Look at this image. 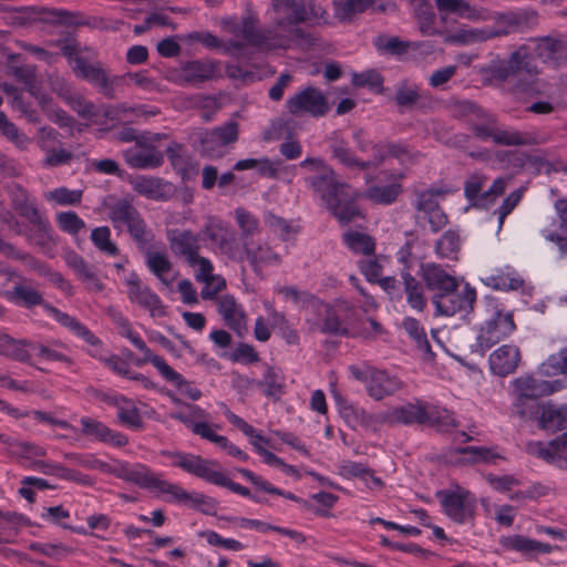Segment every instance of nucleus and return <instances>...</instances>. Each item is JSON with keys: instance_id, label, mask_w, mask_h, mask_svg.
I'll return each mask as SVG.
<instances>
[{"instance_id": "nucleus-1", "label": "nucleus", "mask_w": 567, "mask_h": 567, "mask_svg": "<svg viewBox=\"0 0 567 567\" xmlns=\"http://www.w3.org/2000/svg\"><path fill=\"white\" fill-rule=\"evenodd\" d=\"M200 233L210 241L217 256L241 267L248 264L256 275H262L265 268L277 267L281 262L280 255L269 243L256 239L239 243L228 223L217 216H207Z\"/></svg>"}, {"instance_id": "nucleus-2", "label": "nucleus", "mask_w": 567, "mask_h": 567, "mask_svg": "<svg viewBox=\"0 0 567 567\" xmlns=\"http://www.w3.org/2000/svg\"><path fill=\"white\" fill-rule=\"evenodd\" d=\"M114 472L117 477L134 483L169 503L186 504L195 508L212 503V499L205 495L188 493L179 485L166 481L162 474L155 473L144 464L120 463Z\"/></svg>"}, {"instance_id": "nucleus-3", "label": "nucleus", "mask_w": 567, "mask_h": 567, "mask_svg": "<svg viewBox=\"0 0 567 567\" xmlns=\"http://www.w3.org/2000/svg\"><path fill=\"white\" fill-rule=\"evenodd\" d=\"M219 27L225 33L233 35V40L243 41L245 47L251 45L260 50L289 48V34H279L276 29L258 28V18L251 12L240 19L236 16L223 17Z\"/></svg>"}, {"instance_id": "nucleus-4", "label": "nucleus", "mask_w": 567, "mask_h": 567, "mask_svg": "<svg viewBox=\"0 0 567 567\" xmlns=\"http://www.w3.org/2000/svg\"><path fill=\"white\" fill-rule=\"evenodd\" d=\"M302 22H310L312 24L327 23V10L313 1L305 3L293 0V4L288 8V12L284 17L274 18V27L270 29H276L279 34H289V47L292 43L308 44L312 41V38L298 27Z\"/></svg>"}, {"instance_id": "nucleus-5", "label": "nucleus", "mask_w": 567, "mask_h": 567, "mask_svg": "<svg viewBox=\"0 0 567 567\" xmlns=\"http://www.w3.org/2000/svg\"><path fill=\"white\" fill-rule=\"evenodd\" d=\"M163 455L172 460V465L176 466L184 472L199 477L210 484L227 487L231 492L237 493L244 497H250V491L228 478V476L220 471L217 462L206 460L199 455L185 453V452H163Z\"/></svg>"}, {"instance_id": "nucleus-6", "label": "nucleus", "mask_w": 567, "mask_h": 567, "mask_svg": "<svg viewBox=\"0 0 567 567\" xmlns=\"http://www.w3.org/2000/svg\"><path fill=\"white\" fill-rule=\"evenodd\" d=\"M492 80L506 81L509 78L517 80V87L525 93L538 92L536 76L537 68L527 56L525 49L513 52L508 59L493 62L489 66Z\"/></svg>"}, {"instance_id": "nucleus-7", "label": "nucleus", "mask_w": 567, "mask_h": 567, "mask_svg": "<svg viewBox=\"0 0 567 567\" xmlns=\"http://www.w3.org/2000/svg\"><path fill=\"white\" fill-rule=\"evenodd\" d=\"M300 166L317 174L306 178V183L327 207L339 197L349 196L351 187L341 183L334 171L323 159L307 157L300 163Z\"/></svg>"}, {"instance_id": "nucleus-8", "label": "nucleus", "mask_w": 567, "mask_h": 567, "mask_svg": "<svg viewBox=\"0 0 567 567\" xmlns=\"http://www.w3.org/2000/svg\"><path fill=\"white\" fill-rule=\"evenodd\" d=\"M443 513L458 525H474L477 498L470 489L456 485L436 493Z\"/></svg>"}, {"instance_id": "nucleus-9", "label": "nucleus", "mask_w": 567, "mask_h": 567, "mask_svg": "<svg viewBox=\"0 0 567 567\" xmlns=\"http://www.w3.org/2000/svg\"><path fill=\"white\" fill-rule=\"evenodd\" d=\"M349 371L355 380L365 385L368 394L374 400H382L393 395L403 386L402 381L384 370L370 364L350 365Z\"/></svg>"}, {"instance_id": "nucleus-10", "label": "nucleus", "mask_w": 567, "mask_h": 567, "mask_svg": "<svg viewBox=\"0 0 567 567\" xmlns=\"http://www.w3.org/2000/svg\"><path fill=\"white\" fill-rule=\"evenodd\" d=\"M109 218L114 228L122 230L125 227L140 249H144L153 237L138 210L126 199L110 206Z\"/></svg>"}, {"instance_id": "nucleus-11", "label": "nucleus", "mask_w": 567, "mask_h": 567, "mask_svg": "<svg viewBox=\"0 0 567 567\" xmlns=\"http://www.w3.org/2000/svg\"><path fill=\"white\" fill-rule=\"evenodd\" d=\"M238 124L234 121L210 131L199 130L195 135L200 143L202 156L210 159L223 157L227 152V146L238 140Z\"/></svg>"}, {"instance_id": "nucleus-12", "label": "nucleus", "mask_w": 567, "mask_h": 567, "mask_svg": "<svg viewBox=\"0 0 567 567\" xmlns=\"http://www.w3.org/2000/svg\"><path fill=\"white\" fill-rule=\"evenodd\" d=\"M513 394L515 395V408L523 416L525 411L522 409L524 400L537 399L544 395H550L567 388V378L554 381L537 380L532 374L520 375L512 381Z\"/></svg>"}, {"instance_id": "nucleus-13", "label": "nucleus", "mask_w": 567, "mask_h": 567, "mask_svg": "<svg viewBox=\"0 0 567 567\" xmlns=\"http://www.w3.org/2000/svg\"><path fill=\"white\" fill-rule=\"evenodd\" d=\"M487 305L492 313L481 328L477 338L480 347L485 350L491 349L515 330V323L511 312H505L501 309L494 299L488 300Z\"/></svg>"}, {"instance_id": "nucleus-14", "label": "nucleus", "mask_w": 567, "mask_h": 567, "mask_svg": "<svg viewBox=\"0 0 567 567\" xmlns=\"http://www.w3.org/2000/svg\"><path fill=\"white\" fill-rule=\"evenodd\" d=\"M474 134L482 140H492L505 146L533 145L536 138L526 132L499 127L493 115L486 114L484 120L473 124Z\"/></svg>"}, {"instance_id": "nucleus-15", "label": "nucleus", "mask_w": 567, "mask_h": 567, "mask_svg": "<svg viewBox=\"0 0 567 567\" xmlns=\"http://www.w3.org/2000/svg\"><path fill=\"white\" fill-rule=\"evenodd\" d=\"M217 62L214 60H192L168 69L166 79L179 86H197L214 78Z\"/></svg>"}, {"instance_id": "nucleus-16", "label": "nucleus", "mask_w": 567, "mask_h": 567, "mask_svg": "<svg viewBox=\"0 0 567 567\" xmlns=\"http://www.w3.org/2000/svg\"><path fill=\"white\" fill-rule=\"evenodd\" d=\"M487 177L481 173L470 175L464 185L465 197L473 203L474 206L488 208L501 197L508 185L509 179L506 177L496 178L488 189L482 190Z\"/></svg>"}, {"instance_id": "nucleus-17", "label": "nucleus", "mask_w": 567, "mask_h": 567, "mask_svg": "<svg viewBox=\"0 0 567 567\" xmlns=\"http://www.w3.org/2000/svg\"><path fill=\"white\" fill-rule=\"evenodd\" d=\"M45 312L74 336L85 341L87 346L91 347L87 350V353L91 357L104 362L109 354L103 349L102 341L86 326L80 322L76 318L62 312L53 306H45Z\"/></svg>"}, {"instance_id": "nucleus-18", "label": "nucleus", "mask_w": 567, "mask_h": 567, "mask_svg": "<svg viewBox=\"0 0 567 567\" xmlns=\"http://www.w3.org/2000/svg\"><path fill=\"white\" fill-rule=\"evenodd\" d=\"M286 107L292 115L320 117L329 111V102L321 90L308 86L289 97Z\"/></svg>"}, {"instance_id": "nucleus-19", "label": "nucleus", "mask_w": 567, "mask_h": 567, "mask_svg": "<svg viewBox=\"0 0 567 567\" xmlns=\"http://www.w3.org/2000/svg\"><path fill=\"white\" fill-rule=\"evenodd\" d=\"M476 300V291L470 285H465L462 290H451L449 292L433 293L432 303L435 307L437 316L452 317L457 312H468Z\"/></svg>"}, {"instance_id": "nucleus-20", "label": "nucleus", "mask_w": 567, "mask_h": 567, "mask_svg": "<svg viewBox=\"0 0 567 567\" xmlns=\"http://www.w3.org/2000/svg\"><path fill=\"white\" fill-rule=\"evenodd\" d=\"M126 295L132 303L147 310L152 317L165 316V307L161 298L145 284L142 282L137 274L131 272L126 279Z\"/></svg>"}, {"instance_id": "nucleus-21", "label": "nucleus", "mask_w": 567, "mask_h": 567, "mask_svg": "<svg viewBox=\"0 0 567 567\" xmlns=\"http://www.w3.org/2000/svg\"><path fill=\"white\" fill-rule=\"evenodd\" d=\"M344 309H349L346 302H339L331 307L318 300L311 310L318 319L309 318L307 320L312 322V329L322 333H346L347 329L343 327L340 317V312Z\"/></svg>"}, {"instance_id": "nucleus-22", "label": "nucleus", "mask_w": 567, "mask_h": 567, "mask_svg": "<svg viewBox=\"0 0 567 567\" xmlns=\"http://www.w3.org/2000/svg\"><path fill=\"white\" fill-rule=\"evenodd\" d=\"M429 420V411L422 404L408 403L402 406L392 408L374 414L377 424H396L405 425L414 423H425Z\"/></svg>"}, {"instance_id": "nucleus-23", "label": "nucleus", "mask_w": 567, "mask_h": 567, "mask_svg": "<svg viewBox=\"0 0 567 567\" xmlns=\"http://www.w3.org/2000/svg\"><path fill=\"white\" fill-rule=\"evenodd\" d=\"M122 155L126 164L135 169H154L164 163V155L159 150L140 140L124 150Z\"/></svg>"}, {"instance_id": "nucleus-24", "label": "nucleus", "mask_w": 567, "mask_h": 567, "mask_svg": "<svg viewBox=\"0 0 567 567\" xmlns=\"http://www.w3.org/2000/svg\"><path fill=\"white\" fill-rule=\"evenodd\" d=\"M187 262L194 269L195 278L205 284L200 292L203 299H213L218 291L226 287L225 279L213 274L214 266L208 258L197 254Z\"/></svg>"}, {"instance_id": "nucleus-25", "label": "nucleus", "mask_w": 567, "mask_h": 567, "mask_svg": "<svg viewBox=\"0 0 567 567\" xmlns=\"http://www.w3.org/2000/svg\"><path fill=\"white\" fill-rule=\"evenodd\" d=\"M558 217L545 226L540 234L545 240L554 244L561 254L567 252V199L555 203Z\"/></svg>"}, {"instance_id": "nucleus-26", "label": "nucleus", "mask_w": 567, "mask_h": 567, "mask_svg": "<svg viewBox=\"0 0 567 567\" xmlns=\"http://www.w3.org/2000/svg\"><path fill=\"white\" fill-rule=\"evenodd\" d=\"M421 274L426 288L433 293L449 292L458 288L456 278L434 262L422 264Z\"/></svg>"}, {"instance_id": "nucleus-27", "label": "nucleus", "mask_w": 567, "mask_h": 567, "mask_svg": "<svg viewBox=\"0 0 567 567\" xmlns=\"http://www.w3.org/2000/svg\"><path fill=\"white\" fill-rule=\"evenodd\" d=\"M393 100L398 106L405 109L413 106L424 109L432 103L431 95L427 92L422 90L419 84L406 80L396 84Z\"/></svg>"}, {"instance_id": "nucleus-28", "label": "nucleus", "mask_w": 567, "mask_h": 567, "mask_svg": "<svg viewBox=\"0 0 567 567\" xmlns=\"http://www.w3.org/2000/svg\"><path fill=\"white\" fill-rule=\"evenodd\" d=\"M481 281L496 290H516L524 284V280L511 266L496 267L485 271Z\"/></svg>"}, {"instance_id": "nucleus-29", "label": "nucleus", "mask_w": 567, "mask_h": 567, "mask_svg": "<svg viewBox=\"0 0 567 567\" xmlns=\"http://www.w3.org/2000/svg\"><path fill=\"white\" fill-rule=\"evenodd\" d=\"M188 43L199 42L207 49H220L224 54L239 56L245 50V44L239 40L221 41L215 34L208 31H194L184 37Z\"/></svg>"}, {"instance_id": "nucleus-30", "label": "nucleus", "mask_w": 567, "mask_h": 567, "mask_svg": "<svg viewBox=\"0 0 567 567\" xmlns=\"http://www.w3.org/2000/svg\"><path fill=\"white\" fill-rule=\"evenodd\" d=\"M520 361V352L516 346L504 344L489 355V368L494 374L504 377L513 373Z\"/></svg>"}, {"instance_id": "nucleus-31", "label": "nucleus", "mask_w": 567, "mask_h": 567, "mask_svg": "<svg viewBox=\"0 0 567 567\" xmlns=\"http://www.w3.org/2000/svg\"><path fill=\"white\" fill-rule=\"evenodd\" d=\"M218 312L225 323L239 336L247 331V317L240 303L231 296H223L218 300Z\"/></svg>"}, {"instance_id": "nucleus-32", "label": "nucleus", "mask_w": 567, "mask_h": 567, "mask_svg": "<svg viewBox=\"0 0 567 567\" xmlns=\"http://www.w3.org/2000/svg\"><path fill=\"white\" fill-rule=\"evenodd\" d=\"M131 185L137 194L154 200L167 199L173 190L171 183L154 176H137Z\"/></svg>"}, {"instance_id": "nucleus-33", "label": "nucleus", "mask_w": 567, "mask_h": 567, "mask_svg": "<svg viewBox=\"0 0 567 567\" xmlns=\"http://www.w3.org/2000/svg\"><path fill=\"white\" fill-rule=\"evenodd\" d=\"M145 264L148 270L165 286H171L176 279V272L165 249L145 251Z\"/></svg>"}, {"instance_id": "nucleus-34", "label": "nucleus", "mask_w": 567, "mask_h": 567, "mask_svg": "<svg viewBox=\"0 0 567 567\" xmlns=\"http://www.w3.org/2000/svg\"><path fill=\"white\" fill-rule=\"evenodd\" d=\"M80 422L82 425V434L93 437L94 440L118 447L126 445L128 442L124 434L112 431L97 420L91 417H82Z\"/></svg>"}, {"instance_id": "nucleus-35", "label": "nucleus", "mask_w": 567, "mask_h": 567, "mask_svg": "<svg viewBox=\"0 0 567 567\" xmlns=\"http://www.w3.org/2000/svg\"><path fill=\"white\" fill-rule=\"evenodd\" d=\"M168 241L172 251L187 261L199 254V235L192 230H171Z\"/></svg>"}, {"instance_id": "nucleus-36", "label": "nucleus", "mask_w": 567, "mask_h": 567, "mask_svg": "<svg viewBox=\"0 0 567 567\" xmlns=\"http://www.w3.org/2000/svg\"><path fill=\"white\" fill-rule=\"evenodd\" d=\"M360 197L358 192L350 188L349 196L339 197L328 209L333 214L341 225H348L363 218V214L355 204V199Z\"/></svg>"}, {"instance_id": "nucleus-37", "label": "nucleus", "mask_w": 567, "mask_h": 567, "mask_svg": "<svg viewBox=\"0 0 567 567\" xmlns=\"http://www.w3.org/2000/svg\"><path fill=\"white\" fill-rule=\"evenodd\" d=\"M329 142V148L332 157L337 159L341 165L348 168H370V163H365L358 158L353 151L349 147L348 143L338 132H333L331 134Z\"/></svg>"}, {"instance_id": "nucleus-38", "label": "nucleus", "mask_w": 567, "mask_h": 567, "mask_svg": "<svg viewBox=\"0 0 567 567\" xmlns=\"http://www.w3.org/2000/svg\"><path fill=\"white\" fill-rule=\"evenodd\" d=\"M501 32L493 28H471L461 27L454 33L447 34L444 38L446 43L457 45H472L480 42L487 41L499 35Z\"/></svg>"}, {"instance_id": "nucleus-39", "label": "nucleus", "mask_w": 567, "mask_h": 567, "mask_svg": "<svg viewBox=\"0 0 567 567\" xmlns=\"http://www.w3.org/2000/svg\"><path fill=\"white\" fill-rule=\"evenodd\" d=\"M535 52L544 62L559 65L567 61V43L560 39L543 38L538 40Z\"/></svg>"}, {"instance_id": "nucleus-40", "label": "nucleus", "mask_w": 567, "mask_h": 567, "mask_svg": "<svg viewBox=\"0 0 567 567\" xmlns=\"http://www.w3.org/2000/svg\"><path fill=\"white\" fill-rule=\"evenodd\" d=\"M539 426L546 431H558L567 427V403L554 404L546 402L539 408Z\"/></svg>"}, {"instance_id": "nucleus-41", "label": "nucleus", "mask_w": 567, "mask_h": 567, "mask_svg": "<svg viewBox=\"0 0 567 567\" xmlns=\"http://www.w3.org/2000/svg\"><path fill=\"white\" fill-rule=\"evenodd\" d=\"M502 546L505 549L533 556L535 554H550L556 546L538 542L522 535H513L502 538Z\"/></svg>"}, {"instance_id": "nucleus-42", "label": "nucleus", "mask_w": 567, "mask_h": 567, "mask_svg": "<svg viewBox=\"0 0 567 567\" xmlns=\"http://www.w3.org/2000/svg\"><path fill=\"white\" fill-rule=\"evenodd\" d=\"M105 401L116 408L117 417L121 423L132 429L142 427L143 421L140 411L133 401L118 394L109 395L105 398Z\"/></svg>"}, {"instance_id": "nucleus-43", "label": "nucleus", "mask_w": 567, "mask_h": 567, "mask_svg": "<svg viewBox=\"0 0 567 567\" xmlns=\"http://www.w3.org/2000/svg\"><path fill=\"white\" fill-rule=\"evenodd\" d=\"M64 350H68V347L59 341L34 342L32 355L41 363L61 362L71 365L73 361Z\"/></svg>"}, {"instance_id": "nucleus-44", "label": "nucleus", "mask_w": 567, "mask_h": 567, "mask_svg": "<svg viewBox=\"0 0 567 567\" xmlns=\"http://www.w3.org/2000/svg\"><path fill=\"white\" fill-rule=\"evenodd\" d=\"M33 343L34 342L29 339H16L7 334L2 340L1 355L30 364L33 358Z\"/></svg>"}, {"instance_id": "nucleus-45", "label": "nucleus", "mask_w": 567, "mask_h": 567, "mask_svg": "<svg viewBox=\"0 0 567 567\" xmlns=\"http://www.w3.org/2000/svg\"><path fill=\"white\" fill-rule=\"evenodd\" d=\"M167 158L174 171L182 176V178H189L193 174L195 166L193 164L192 155L188 153L183 144L173 142L166 148Z\"/></svg>"}, {"instance_id": "nucleus-46", "label": "nucleus", "mask_w": 567, "mask_h": 567, "mask_svg": "<svg viewBox=\"0 0 567 567\" xmlns=\"http://www.w3.org/2000/svg\"><path fill=\"white\" fill-rule=\"evenodd\" d=\"M72 70L78 78L86 80L101 89H109L110 86L105 72L97 64L91 63L82 56L75 55Z\"/></svg>"}, {"instance_id": "nucleus-47", "label": "nucleus", "mask_w": 567, "mask_h": 567, "mask_svg": "<svg viewBox=\"0 0 567 567\" xmlns=\"http://www.w3.org/2000/svg\"><path fill=\"white\" fill-rule=\"evenodd\" d=\"M234 218L239 229V235H236L239 243H248L254 240L260 233V221L250 212L243 207H238L234 212Z\"/></svg>"}, {"instance_id": "nucleus-48", "label": "nucleus", "mask_w": 567, "mask_h": 567, "mask_svg": "<svg viewBox=\"0 0 567 567\" xmlns=\"http://www.w3.org/2000/svg\"><path fill=\"white\" fill-rule=\"evenodd\" d=\"M401 327L415 348L426 358H432L433 352L423 324L415 318L405 317Z\"/></svg>"}, {"instance_id": "nucleus-49", "label": "nucleus", "mask_w": 567, "mask_h": 567, "mask_svg": "<svg viewBox=\"0 0 567 567\" xmlns=\"http://www.w3.org/2000/svg\"><path fill=\"white\" fill-rule=\"evenodd\" d=\"M408 305L415 311L422 312L426 308V298L422 284L409 271H402Z\"/></svg>"}, {"instance_id": "nucleus-50", "label": "nucleus", "mask_w": 567, "mask_h": 567, "mask_svg": "<svg viewBox=\"0 0 567 567\" xmlns=\"http://www.w3.org/2000/svg\"><path fill=\"white\" fill-rule=\"evenodd\" d=\"M342 241L353 254L371 256L375 249L374 238L358 230L346 231L342 236Z\"/></svg>"}, {"instance_id": "nucleus-51", "label": "nucleus", "mask_w": 567, "mask_h": 567, "mask_svg": "<svg viewBox=\"0 0 567 567\" xmlns=\"http://www.w3.org/2000/svg\"><path fill=\"white\" fill-rule=\"evenodd\" d=\"M331 394L334 399L340 415L349 423L355 424L358 422H367L368 420L374 421V415H369L364 410L355 408L352 403L348 402L334 385H331Z\"/></svg>"}, {"instance_id": "nucleus-52", "label": "nucleus", "mask_w": 567, "mask_h": 567, "mask_svg": "<svg viewBox=\"0 0 567 567\" xmlns=\"http://www.w3.org/2000/svg\"><path fill=\"white\" fill-rule=\"evenodd\" d=\"M158 114V110L150 109L146 105L128 106L127 104H120L106 115L112 120L133 122L141 117H151Z\"/></svg>"}, {"instance_id": "nucleus-53", "label": "nucleus", "mask_w": 567, "mask_h": 567, "mask_svg": "<svg viewBox=\"0 0 567 567\" xmlns=\"http://www.w3.org/2000/svg\"><path fill=\"white\" fill-rule=\"evenodd\" d=\"M374 0H344L334 1V16L342 22L351 21L358 14L372 7Z\"/></svg>"}, {"instance_id": "nucleus-54", "label": "nucleus", "mask_w": 567, "mask_h": 567, "mask_svg": "<svg viewBox=\"0 0 567 567\" xmlns=\"http://www.w3.org/2000/svg\"><path fill=\"white\" fill-rule=\"evenodd\" d=\"M401 190V185L398 183L383 186L374 185L368 187L363 196L375 204L390 205L395 202Z\"/></svg>"}, {"instance_id": "nucleus-55", "label": "nucleus", "mask_w": 567, "mask_h": 567, "mask_svg": "<svg viewBox=\"0 0 567 567\" xmlns=\"http://www.w3.org/2000/svg\"><path fill=\"white\" fill-rule=\"evenodd\" d=\"M90 238L94 247L103 255L109 257H116L120 255V249L111 239V229L107 226L93 228Z\"/></svg>"}, {"instance_id": "nucleus-56", "label": "nucleus", "mask_w": 567, "mask_h": 567, "mask_svg": "<svg viewBox=\"0 0 567 567\" xmlns=\"http://www.w3.org/2000/svg\"><path fill=\"white\" fill-rule=\"evenodd\" d=\"M9 451L12 455L23 458L27 462V465L32 468V463L34 461H40V457L47 455V450L40 445L22 442L13 439V444H10Z\"/></svg>"}, {"instance_id": "nucleus-57", "label": "nucleus", "mask_w": 567, "mask_h": 567, "mask_svg": "<svg viewBox=\"0 0 567 567\" xmlns=\"http://www.w3.org/2000/svg\"><path fill=\"white\" fill-rule=\"evenodd\" d=\"M538 373L543 377L567 374V347L557 353L550 354L539 367Z\"/></svg>"}, {"instance_id": "nucleus-58", "label": "nucleus", "mask_w": 567, "mask_h": 567, "mask_svg": "<svg viewBox=\"0 0 567 567\" xmlns=\"http://www.w3.org/2000/svg\"><path fill=\"white\" fill-rule=\"evenodd\" d=\"M9 298L29 308L42 306L45 310V306H50L44 302L42 295L37 289L25 284L16 285Z\"/></svg>"}, {"instance_id": "nucleus-59", "label": "nucleus", "mask_w": 567, "mask_h": 567, "mask_svg": "<svg viewBox=\"0 0 567 567\" xmlns=\"http://www.w3.org/2000/svg\"><path fill=\"white\" fill-rule=\"evenodd\" d=\"M461 247V237L455 230H447L437 240L435 251L439 257L454 260Z\"/></svg>"}, {"instance_id": "nucleus-60", "label": "nucleus", "mask_w": 567, "mask_h": 567, "mask_svg": "<svg viewBox=\"0 0 567 567\" xmlns=\"http://www.w3.org/2000/svg\"><path fill=\"white\" fill-rule=\"evenodd\" d=\"M82 190L69 189L66 187H58L44 193L45 200L59 206H75L82 200Z\"/></svg>"}, {"instance_id": "nucleus-61", "label": "nucleus", "mask_w": 567, "mask_h": 567, "mask_svg": "<svg viewBox=\"0 0 567 567\" xmlns=\"http://www.w3.org/2000/svg\"><path fill=\"white\" fill-rule=\"evenodd\" d=\"M163 378L177 388L181 394L186 398L197 401L202 398V391L196 388L192 382L187 381L181 373L175 371L172 367L166 371Z\"/></svg>"}, {"instance_id": "nucleus-62", "label": "nucleus", "mask_w": 567, "mask_h": 567, "mask_svg": "<svg viewBox=\"0 0 567 567\" xmlns=\"http://www.w3.org/2000/svg\"><path fill=\"white\" fill-rule=\"evenodd\" d=\"M0 134L6 136L17 147L25 150L30 144V138L21 132L14 123L9 121L7 115L0 111Z\"/></svg>"}, {"instance_id": "nucleus-63", "label": "nucleus", "mask_w": 567, "mask_h": 567, "mask_svg": "<svg viewBox=\"0 0 567 567\" xmlns=\"http://www.w3.org/2000/svg\"><path fill=\"white\" fill-rule=\"evenodd\" d=\"M258 385L264 389L267 396H274L285 386V378L279 369L268 367Z\"/></svg>"}, {"instance_id": "nucleus-64", "label": "nucleus", "mask_w": 567, "mask_h": 567, "mask_svg": "<svg viewBox=\"0 0 567 567\" xmlns=\"http://www.w3.org/2000/svg\"><path fill=\"white\" fill-rule=\"evenodd\" d=\"M59 228L71 235L75 236L85 229V221L74 212H60L55 216Z\"/></svg>"}]
</instances>
